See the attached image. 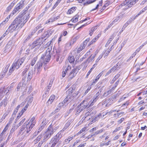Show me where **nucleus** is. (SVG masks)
<instances>
[{"mask_svg": "<svg viewBox=\"0 0 147 147\" xmlns=\"http://www.w3.org/2000/svg\"><path fill=\"white\" fill-rule=\"evenodd\" d=\"M15 49V45L13 44L11 47L7 51V52H11V51H14Z\"/></svg>", "mask_w": 147, "mask_h": 147, "instance_id": "obj_44", "label": "nucleus"}, {"mask_svg": "<svg viewBox=\"0 0 147 147\" xmlns=\"http://www.w3.org/2000/svg\"><path fill=\"white\" fill-rule=\"evenodd\" d=\"M96 0H88V1H87L86 3H84V5H87L88 4H90L94 2Z\"/></svg>", "mask_w": 147, "mask_h": 147, "instance_id": "obj_43", "label": "nucleus"}, {"mask_svg": "<svg viewBox=\"0 0 147 147\" xmlns=\"http://www.w3.org/2000/svg\"><path fill=\"white\" fill-rule=\"evenodd\" d=\"M113 48V45H112L110 49H109L107 51V53H105V56H107L108 55L109 53H110V51H111V50Z\"/></svg>", "mask_w": 147, "mask_h": 147, "instance_id": "obj_58", "label": "nucleus"}, {"mask_svg": "<svg viewBox=\"0 0 147 147\" xmlns=\"http://www.w3.org/2000/svg\"><path fill=\"white\" fill-rule=\"evenodd\" d=\"M43 137L42 133L39 135L36 138L40 141L42 137Z\"/></svg>", "mask_w": 147, "mask_h": 147, "instance_id": "obj_63", "label": "nucleus"}, {"mask_svg": "<svg viewBox=\"0 0 147 147\" xmlns=\"http://www.w3.org/2000/svg\"><path fill=\"white\" fill-rule=\"evenodd\" d=\"M26 86V85L25 84H24L23 83L22 84V82H20L18 84L17 87V91H19L21 87L22 89L24 88Z\"/></svg>", "mask_w": 147, "mask_h": 147, "instance_id": "obj_29", "label": "nucleus"}, {"mask_svg": "<svg viewBox=\"0 0 147 147\" xmlns=\"http://www.w3.org/2000/svg\"><path fill=\"white\" fill-rule=\"evenodd\" d=\"M44 41L43 38H39L33 42L31 48L33 49L35 48L36 49H38Z\"/></svg>", "mask_w": 147, "mask_h": 147, "instance_id": "obj_3", "label": "nucleus"}, {"mask_svg": "<svg viewBox=\"0 0 147 147\" xmlns=\"http://www.w3.org/2000/svg\"><path fill=\"white\" fill-rule=\"evenodd\" d=\"M76 93H73L72 95L67 96L64 99V102L67 104V105L70 102H73L74 100V96H76Z\"/></svg>", "mask_w": 147, "mask_h": 147, "instance_id": "obj_8", "label": "nucleus"}, {"mask_svg": "<svg viewBox=\"0 0 147 147\" xmlns=\"http://www.w3.org/2000/svg\"><path fill=\"white\" fill-rule=\"evenodd\" d=\"M52 49V47L50 46H49L45 53L42 55L41 57L40 60H41L43 62H44L45 64L46 63H45V62H49L50 60L51 54V51Z\"/></svg>", "mask_w": 147, "mask_h": 147, "instance_id": "obj_2", "label": "nucleus"}, {"mask_svg": "<svg viewBox=\"0 0 147 147\" xmlns=\"http://www.w3.org/2000/svg\"><path fill=\"white\" fill-rule=\"evenodd\" d=\"M117 64L113 67L110 70L108 71L106 74V75H108L112 72H114L115 71H117L119 69V68L117 67Z\"/></svg>", "mask_w": 147, "mask_h": 147, "instance_id": "obj_15", "label": "nucleus"}, {"mask_svg": "<svg viewBox=\"0 0 147 147\" xmlns=\"http://www.w3.org/2000/svg\"><path fill=\"white\" fill-rule=\"evenodd\" d=\"M61 141H60L59 142L57 140H55L53 139V138H52L50 141V144L51 143H53L50 147H55L56 146V147H59L60 146H61Z\"/></svg>", "mask_w": 147, "mask_h": 147, "instance_id": "obj_10", "label": "nucleus"}, {"mask_svg": "<svg viewBox=\"0 0 147 147\" xmlns=\"http://www.w3.org/2000/svg\"><path fill=\"white\" fill-rule=\"evenodd\" d=\"M105 52L102 53V54L100 55V56L98 57V58L96 59V63H97L98 61L101 59L102 58V57H103V55L104 54Z\"/></svg>", "mask_w": 147, "mask_h": 147, "instance_id": "obj_53", "label": "nucleus"}, {"mask_svg": "<svg viewBox=\"0 0 147 147\" xmlns=\"http://www.w3.org/2000/svg\"><path fill=\"white\" fill-rule=\"evenodd\" d=\"M24 4L23 1H21L20 2L17 4L15 8H14V10L12 11L11 13V14H12V15L15 13L19 9L22 8Z\"/></svg>", "mask_w": 147, "mask_h": 147, "instance_id": "obj_7", "label": "nucleus"}, {"mask_svg": "<svg viewBox=\"0 0 147 147\" xmlns=\"http://www.w3.org/2000/svg\"><path fill=\"white\" fill-rule=\"evenodd\" d=\"M55 99V96L54 95H52L50 97L49 100L47 102V104L48 106L51 104Z\"/></svg>", "mask_w": 147, "mask_h": 147, "instance_id": "obj_22", "label": "nucleus"}, {"mask_svg": "<svg viewBox=\"0 0 147 147\" xmlns=\"http://www.w3.org/2000/svg\"><path fill=\"white\" fill-rule=\"evenodd\" d=\"M13 24H15L16 25V26L18 27L19 28H22V27H21L20 26V21L19 19H18V18H16L14 21L13 22Z\"/></svg>", "mask_w": 147, "mask_h": 147, "instance_id": "obj_24", "label": "nucleus"}, {"mask_svg": "<svg viewBox=\"0 0 147 147\" xmlns=\"http://www.w3.org/2000/svg\"><path fill=\"white\" fill-rule=\"evenodd\" d=\"M28 10V8L26 7L24 10H23L21 12V14L19 16H24V15L26 14L27 11Z\"/></svg>", "mask_w": 147, "mask_h": 147, "instance_id": "obj_46", "label": "nucleus"}, {"mask_svg": "<svg viewBox=\"0 0 147 147\" xmlns=\"http://www.w3.org/2000/svg\"><path fill=\"white\" fill-rule=\"evenodd\" d=\"M102 116V117H103L104 115H102V114L99 113L97 116L92 118V121L93 122H95L96 121L98 120L99 118H101Z\"/></svg>", "mask_w": 147, "mask_h": 147, "instance_id": "obj_27", "label": "nucleus"}, {"mask_svg": "<svg viewBox=\"0 0 147 147\" xmlns=\"http://www.w3.org/2000/svg\"><path fill=\"white\" fill-rule=\"evenodd\" d=\"M19 28L18 27L14 24L12 22L11 25L9 26L7 29V32L8 30L9 31L13 32Z\"/></svg>", "mask_w": 147, "mask_h": 147, "instance_id": "obj_12", "label": "nucleus"}, {"mask_svg": "<svg viewBox=\"0 0 147 147\" xmlns=\"http://www.w3.org/2000/svg\"><path fill=\"white\" fill-rule=\"evenodd\" d=\"M53 83V80H51L50 82L48 85L47 86V88L46 91V92L45 93V94L46 95L47 93H48V92L50 89L51 88V87Z\"/></svg>", "mask_w": 147, "mask_h": 147, "instance_id": "obj_32", "label": "nucleus"}, {"mask_svg": "<svg viewBox=\"0 0 147 147\" xmlns=\"http://www.w3.org/2000/svg\"><path fill=\"white\" fill-rule=\"evenodd\" d=\"M98 36H96L95 37V38H94L92 40V41L91 42H90V44L91 45V44H92L93 42H95L98 40Z\"/></svg>", "mask_w": 147, "mask_h": 147, "instance_id": "obj_55", "label": "nucleus"}, {"mask_svg": "<svg viewBox=\"0 0 147 147\" xmlns=\"http://www.w3.org/2000/svg\"><path fill=\"white\" fill-rule=\"evenodd\" d=\"M97 96L91 102L90 105L89 104V106L90 107L91 106H92L94 104V103L98 99Z\"/></svg>", "mask_w": 147, "mask_h": 147, "instance_id": "obj_48", "label": "nucleus"}, {"mask_svg": "<svg viewBox=\"0 0 147 147\" xmlns=\"http://www.w3.org/2000/svg\"><path fill=\"white\" fill-rule=\"evenodd\" d=\"M73 138V136H69L67 138L65 139L63 142L64 144H67L69 143V142Z\"/></svg>", "mask_w": 147, "mask_h": 147, "instance_id": "obj_28", "label": "nucleus"}, {"mask_svg": "<svg viewBox=\"0 0 147 147\" xmlns=\"http://www.w3.org/2000/svg\"><path fill=\"white\" fill-rule=\"evenodd\" d=\"M43 134V140L45 142L48 140L51 136L46 131L42 133Z\"/></svg>", "mask_w": 147, "mask_h": 147, "instance_id": "obj_18", "label": "nucleus"}, {"mask_svg": "<svg viewBox=\"0 0 147 147\" xmlns=\"http://www.w3.org/2000/svg\"><path fill=\"white\" fill-rule=\"evenodd\" d=\"M47 131L51 136L55 132L53 129L52 127L51 126V125L48 127V129Z\"/></svg>", "mask_w": 147, "mask_h": 147, "instance_id": "obj_26", "label": "nucleus"}, {"mask_svg": "<svg viewBox=\"0 0 147 147\" xmlns=\"http://www.w3.org/2000/svg\"><path fill=\"white\" fill-rule=\"evenodd\" d=\"M120 80V79H119L115 83V84L114 85V86L112 87V89L114 90L115 88L117 86V85L118 84Z\"/></svg>", "mask_w": 147, "mask_h": 147, "instance_id": "obj_54", "label": "nucleus"}, {"mask_svg": "<svg viewBox=\"0 0 147 147\" xmlns=\"http://www.w3.org/2000/svg\"><path fill=\"white\" fill-rule=\"evenodd\" d=\"M86 143H83L79 145L77 147H84L86 145Z\"/></svg>", "mask_w": 147, "mask_h": 147, "instance_id": "obj_64", "label": "nucleus"}, {"mask_svg": "<svg viewBox=\"0 0 147 147\" xmlns=\"http://www.w3.org/2000/svg\"><path fill=\"white\" fill-rule=\"evenodd\" d=\"M25 60L24 58H22L17 60H16L12 64L15 68H16V69H18L24 63Z\"/></svg>", "mask_w": 147, "mask_h": 147, "instance_id": "obj_4", "label": "nucleus"}, {"mask_svg": "<svg viewBox=\"0 0 147 147\" xmlns=\"http://www.w3.org/2000/svg\"><path fill=\"white\" fill-rule=\"evenodd\" d=\"M123 14H121L119 16L115 18L114 20L112 22V24H113L116 22H119L123 17Z\"/></svg>", "mask_w": 147, "mask_h": 147, "instance_id": "obj_19", "label": "nucleus"}, {"mask_svg": "<svg viewBox=\"0 0 147 147\" xmlns=\"http://www.w3.org/2000/svg\"><path fill=\"white\" fill-rule=\"evenodd\" d=\"M67 105V104L66 102L65 103L64 102V100L63 102L59 104L58 106L59 107H63L64 108L66 107Z\"/></svg>", "mask_w": 147, "mask_h": 147, "instance_id": "obj_37", "label": "nucleus"}, {"mask_svg": "<svg viewBox=\"0 0 147 147\" xmlns=\"http://www.w3.org/2000/svg\"><path fill=\"white\" fill-rule=\"evenodd\" d=\"M104 131V130L103 129H101L100 130H97L95 132V134L96 135L99 134L100 133Z\"/></svg>", "mask_w": 147, "mask_h": 147, "instance_id": "obj_60", "label": "nucleus"}, {"mask_svg": "<svg viewBox=\"0 0 147 147\" xmlns=\"http://www.w3.org/2000/svg\"><path fill=\"white\" fill-rule=\"evenodd\" d=\"M114 34H113L110 37V38H109L108 40L107 41L106 45H108L110 43H111V42L112 41L113 39L114 38Z\"/></svg>", "mask_w": 147, "mask_h": 147, "instance_id": "obj_42", "label": "nucleus"}, {"mask_svg": "<svg viewBox=\"0 0 147 147\" xmlns=\"http://www.w3.org/2000/svg\"><path fill=\"white\" fill-rule=\"evenodd\" d=\"M46 123H47L43 121L40 125V126L38 127V129L37 130V131L36 132H37V135L38 133L41 131L44 128L45 125H46Z\"/></svg>", "mask_w": 147, "mask_h": 147, "instance_id": "obj_16", "label": "nucleus"}, {"mask_svg": "<svg viewBox=\"0 0 147 147\" xmlns=\"http://www.w3.org/2000/svg\"><path fill=\"white\" fill-rule=\"evenodd\" d=\"M13 44V43H12V41L10 40L9 41L6 45L5 50V51L6 52H7V51L10 48Z\"/></svg>", "mask_w": 147, "mask_h": 147, "instance_id": "obj_23", "label": "nucleus"}, {"mask_svg": "<svg viewBox=\"0 0 147 147\" xmlns=\"http://www.w3.org/2000/svg\"><path fill=\"white\" fill-rule=\"evenodd\" d=\"M30 34L28 35L26 38L24 39L23 43H25L26 42H27L28 40H29L30 39Z\"/></svg>", "mask_w": 147, "mask_h": 147, "instance_id": "obj_61", "label": "nucleus"}, {"mask_svg": "<svg viewBox=\"0 0 147 147\" xmlns=\"http://www.w3.org/2000/svg\"><path fill=\"white\" fill-rule=\"evenodd\" d=\"M10 66L9 64H8L7 65L5 68L3 70L2 72H3V73L5 74L8 71V69H9V66Z\"/></svg>", "mask_w": 147, "mask_h": 147, "instance_id": "obj_50", "label": "nucleus"}, {"mask_svg": "<svg viewBox=\"0 0 147 147\" xmlns=\"http://www.w3.org/2000/svg\"><path fill=\"white\" fill-rule=\"evenodd\" d=\"M66 66L67 67H64L63 69L64 70H66V71L67 72L68 71L71 70V66L69 65H67V64H66Z\"/></svg>", "mask_w": 147, "mask_h": 147, "instance_id": "obj_47", "label": "nucleus"}, {"mask_svg": "<svg viewBox=\"0 0 147 147\" xmlns=\"http://www.w3.org/2000/svg\"><path fill=\"white\" fill-rule=\"evenodd\" d=\"M33 74V71L32 70H30L28 72V80H30L32 78V76Z\"/></svg>", "mask_w": 147, "mask_h": 147, "instance_id": "obj_39", "label": "nucleus"}, {"mask_svg": "<svg viewBox=\"0 0 147 147\" xmlns=\"http://www.w3.org/2000/svg\"><path fill=\"white\" fill-rule=\"evenodd\" d=\"M55 20V18L54 17H52L49 20L46 21V23L47 24L50 22H53Z\"/></svg>", "mask_w": 147, "mask_h": 147, "instance_id": "obj_56", "label": "nucleus"}, {"mask_svg": "<svg viewBox=\"0 0 147 147\" xmlns=\"http://www.w3.org/2000/svg\"><path fill=\"white\" fill-rule=\"evenodd\" d=\"M7 100L6 98H5L0 103V106L1 107L3 105L4 107H5L7 104Z\"/></svg>", "mask_w": 147, "mask_h": 147, "instance_id": "obj_33", "label": "nucleus"}, {"mask_svg": "<svg viewBox=\"0 0 147 147\" xmlns=\"http://www.w3.org/2000/svg\"><path fill=\"white\" fill-rule=\"evenodd\" d=\"M120 76V74L119 73L116 75L113 79V81H115Z\"/></svg>", "mask_w": 147, "mask_h": 147, "instance_id": "obj_59", "label": "nucleus"}, {"mask_svg": "<svg viewBox=\"0 0 147 147\" xmlns=\"http://www.w3.org/2000/svg\"><path fill=\"white\" fill-rule=\"evenodd\" d=\"M16 69V68H15L13 65L12 64L9 70V72L7 74V77L10 76L11 74H12L13 71Z\"/></svg>", "mask_w": 147, "mask_h": 147, "instance_id": "obj_25", "label": "nucleus"}, {"mask_svg": "<svg viewBox=\"0 0 147 147\" xmlns=\"http://www.w3.org/2000/svg\"><path fill=\"white\" fill-rule=\"evenodd\" d=\"M37 57H34L33 59L32 60L31 62V65L32 66H33L34 64H35L36 62V61L37 60Z\"/></svg>", "mask_w": 147, "mask_h": 147, "instance_id": "obj_45", "label": "nucleus"}, {"mask_svg": "<svg viewBox=\"0 0 147 147\" xmlns=\"http://www.w3.org/2000/svg\"><path fill=\"white\" fill-rule=\"evenodd\" d=\"M114 90V89H112V88L109 90L107 92H105L103 94V96L105 97H106L108 96L109 95L111 94V92Z\"/></svg>", "mask_w": 147, "mask_h": 147, "instance_id": "obj_38", "label": "nucleus"}, {"mask_svg": "<svg viewBox=\"0 0 147 147\" xmlns=\"http://www.w3.org/2000/svg\"><path fill=\"white\" fill-rule=\"evenodd\" d=\"M92 55H91L89 58H88L86 61L84 63H87V62L89 63L92 62L94 60V59L95 57L94 56H93L92 57Z\"/></svg>", "mask_w": 147, "mask_h": 147, "instance_id": "obj_34", "label": "nucleus"}, {"mask_svg": "<svg viewBox=\"0 0 147 147\" xmlns=\"http://www.w3.org/2000/svg\"><path fill=\"white\" fill-rule=\"evenodd\" d=\"M44 142H45V141H44L43 140H41L38 144L37 147H41V146Z\"/></svg>", "mask_w": 147, "mask_h": 147, "instance_id": "obj_62", "label": "nucleus"}, {"mask_svg": "<svg viewBox=\"0 0 147 147\" xmlns=\"http://www.w3.org/2000/svg\"><path fill=\"white\" fill-rule=\"evenodd\" d=\"M4 87H1L0 88V100L4 96L5 92L6 91Z\"/></svg>", "mask_w": 147, "mask_h": 147, "instance_id": "obj_20", "label": "nucleus"}, {"mask_svg": "<svg viewBox=\"0 0 147 147\" xmlns=\"http://www.w3.org/2000/svg\"><path fill=\"white\" fill-rule=\"evenodd\" d=\"M135 4V2L133 0H125L121 5L122 6L127 5L128 7H131Z\"/></svg>", "mask_w": 147, "mask_h": 147, "instance_id": "obj_9", "label": "nucleus"}, {"mask_svg": "<svg viewBox=\"0 0 147 147\" xmlns=\"http://www.w3.org/2000/svg\"><path fill=\"white\" fill-rule=\"evenodd\" d=\"M27 123L31 126V127L33 128L36 123L35 118L33 117L29 122H28L27 121Z\"/></svg>", "mask_w": 147, "mask_h": 147, "instance_id": "obj_14", "label": "nucleus"}, {"mask_svg": "<svg viewBox=\"0 0 147 147\" xmlns=\"http://www.w3.org/2000/svg\"><path fill=\"white\" fill-rule=\"evenodd\" d=\"M74 90V89L72 87H71L69 88L68 90L67 91L66 93L68 94L67 96H71L73 94V92Z\"/></svg>", "mask_w": 147, "mask_h": 147, "instance_id": "obj_30", "label": "nucleus"}, {"mask_svg": "<svg viewBox=\"0 0 147 147\" xmlns=\"http://www.w3.org/2000/svg\"><path fill=\"white\" fill-rule=\"evenodd\" d=\"M147 10V5L144 8H143L142 10L140 11L139 13L137 14L136 16L137 17L138 16H139L141 14L144 13V12H145L146 10Z\"/></svg>", "mask_w": 147, "mask_h": 147, "instance_id": "obj_40", "label": "nucleus"}, {"mask_svg": "<svg viewBox=\"0 0 147 147\" xmlns=\"http://www.w3.org/2000/svg\"><path fill=\"white\" fill-rule=\"evenodd\" d=\"M79 16L78 14L76 15L75 16L71 19V21H72L73 22L75 23L78 21V19Z\"/></svg>", "mask_w": 147, "mask_h": 147, "instance_id": "obj_35", "label": "nucleus"}, {"mask_svg": "<svg viewBox=\"0 0 147 147\" xmlns=\"http://www.w3.org/2000/svg\"><path fill=\"white\" fill-rule=\"evenodd\" d=\"M14 3H12L11 4L7 7V10L8 11H9L14 6Z\"/></svg>", "mask_w": 147, "mask_h": 147, "instance_id": "obj_51", "label": "nucleus"}, {"mask_svg": "<svg viewBox=\"0 0 147 147\" xmlns=\"http://www.w3.org/2000/svg\"><path fill=\"white\" fill-rule=\"evenodd\" d=\"M124 113L123 112H121L120 113H117L115 114H114V117L115 118L118 117H121V116L120 115L121 114H124Z\"/></svg>", "mask_w": 147, "mask_h": 147, "instance_id": "obj_52", "label": "nucleus"}, {"mask_svg": "<svg viewBox=\"0 0 147 147\" xmlns=\"http://www.w3.org/2000/svg\"><path fill=\"white\" fill-rule=\"evenodd\" d=\"M62 131L61 130V131L59 132L55 136H54L52 138L53 139H54L57 140V141L59 142L60 139L62 137V134H61V132Z\"/></svg>", "mask_w": 147, "mask_h": 147, "instance_id": "obj_17", "label": "nucleus"}, {"mask_svg": "<svg viewBox=\"0 0 147 147\" xmlns=\"http://www.w3.org/2000/svg\"><path fill=\"white\" fill-rule=\"evenodd\" d=\"M68 59L69 62L70 63H73L75 60L74 57L73 56H69Z\"/></svg>", "mask_w": 147, "mask_h": 147, "instance_id": "obj_41", "label": "nucleus"}, {"mask_svg": "<svg viewBox=\"0 0 147 147\" xmlns=\"http://www.w3.org/2000/svg\"><path fill=\"white\" fill-rule=\"evenodd\" d=\"M73 121V119H69L65 124L64 127L62 130V131H64L72 123Z\"/></svg>", "mask_w": 147, "mask_h": 147, "instance_id": "obj_21", "label": "nucleus"}, {"mask_svg": "<svg viewBox=\"0 0 147 147\" xmlns=\"http://www.w3.org/2000/svg\"><path fill=\"white\" fill-rule=\"evenodd\" d=\"M129 96V94H125L123 95L120 99V101H121L124 100L126 98L128 97Z\"/></svg>", "mask_w": 147, "mask_h": 147, "instance_id": "obj_49", "label": "nucleus"}, {"mask_svg": "<svg viewBox=\"0 0 147 147\" xmlns=\"http://www.w3.org/2000/svg\"><path fill=\"white\" fill-rule=\"evenodd\" d=\"M32 128L27 123V121H26L20 127L17 136H21L22 138H24V136H28Z\"/></svg>", "mask_w": 147, "mask_h": 147, "instance_id": "obj_1", "label": "nucleus"}, {"mask_svg": "<svg viewBox=\"0 0 147 147\" xmlns=\"http://www.w3.org/2000/svg\"><path fill=\"white\" fill-rule=\"evenodd\" d=\"M29 14H27L24 16H18L17 18L19 19L21 24L20 26L22 27L26 22L28 19Z\"/></svg>", "mask_w": 147, "mask_h": 147, "instance_id": "obj_5", "label": "nucleus"}, {"mask_svg": "<svg viewBox=\"0 0 147 147\" xmlns=\"http://www.w3.org/2000/svg\"><path fill=\"white\" fill-rule=\"evenodd\" d=\"M43 62L42 61L40 60L38 61V62L36 64V67L37 71V73H39L42 69V65Z\"/></svg>", "mask_w": 147, "mask_h": 147, "instance_id": "obj_13", "label": "nucleus"}, {"mask_svg": "<svg viewBox=\"0 0 147 147\" xmlns=\"http://www.w3.org/2000/svg\"><path fill=\"white\" fill-rule=\"evenodd\" d=\"M79 69L77 68H74L68 74L67 78L69 81L71 80L76 76Z\"/></svg>", "mask_w": 147, "mask_h": 147, "instance_id": "obj_6", "label": "nucleus"}, {"mask_svg": "<svg viewBox=\"0 0 147 147\" xmlns=\"http://www.w3.org/2000/svg\"><path fill=\"white\" fill-rule=\"evenodd\" d=\"M89 103H88L86 101L84 100L78 106L81 108H83L82 109L84 110L86 108H88L89 107Z\"/></svg>", "mask_w": 147, "mask_h": 147, "instance_id": "obj_11", "label": "nucleus"}, {"mask_svg": "<svg viewBox=\"0 0 147 147\" xmlns=\"http://www.w3.org/2000/svg\"><path fill=\"white\" fill-rule=\"evenodd\" d=\"M8 125H6L5 126V128L3 129V132L1 133L0 134V136L1 135H3V134H4V132H5L8 129Z\"/></svg>", "mask_w": 147, "mask_h": 147, "instance_id": "obj_57", "label": "nucleus"}, {"mask_svg": "<svg viewBox=\"0 0 147 147\" xmlns=\"http://www.w3.org/2000/svg\"><path fill=\"white\" fill-rule=\"evenodd\" d=\"M83 108H81L79 106H78L75 109L76 115H77L82 111L83 110L82 109Z\"/></svg>", "mask_w": 147, "mask_h": 147, "instance_id": "obj_31", "label": "nucleus"}, {"mask_svg": "<svg viewBox=\"0 0 147 147\" xmlns=\"http://www.w3.org/2000/svg\"><path fill=\"white\" fill-rule=\"evenodd\" d=\"M76 7H72L71 9H69L67 12V13L68 14H71L74 12L76 9Z\"/></svg>", "mask_w": 147, "mask_h": 147, "instance_id": "obj_36", "label": "nucleus"}]
</instances>
